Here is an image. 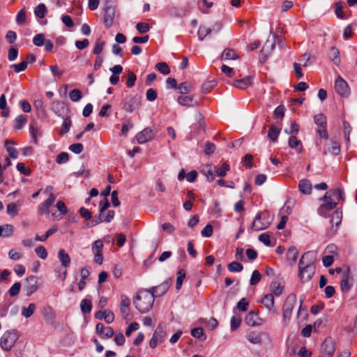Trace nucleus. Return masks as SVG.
Returning <instances> with one entry per match:
<instances>
[{
	"label": "nucleus",
	"instance_id": "47",
	"mask_svg": "<svg viewBox=\"0 0 357 357\" xmlns=\"http://www.w3.org/2000/svg\"><path fill=\"white\" fill-rule=\"evenodd\" d=\"M227 268L230 272H241L243 266L240 262L232 261L228 264Z\"/></svg>",
	"mask_w": 357,
	"mask_h": 357
},
{
	"label": "nucleus",
	"instance_id": "48",
	"mask_svg": "<svg viewBox=\"0 0 357 357\" xmlns=\"http://www.w3.org/2000/svg\"><path fill=\"white\" fill-rule=\"evenodd\" d=\"M157 70L163 75H169L170 73V69L169 66L165 62L158 63L155 66Z\"/></svg>",
	"mask_w": 357,
	"mask_h": 357
},
{
	"label": "nucleus",
	"instance_id": "56",
	"mask_svg": "<svg viewBox=\"0 0 357 357\" xmlns=\"http://www.w3.org/2000/svg\"><path fill=\"white\" fill-rule=\"evenodd\" d=\"M45 36L43 33L36 34L33 38V43L36 46L41 47L45 43Z\"/></svg>",
	"mask_w": 357,
	"mask_h": 357
},
{
	"label": "nucleus",
	"instance_id": "49",
	"mask_svg": "<svg viewBox=\"0 0 357 357\" xmlns=\"http://www.w3.org/2000/svg\"><path fill=\"white\" fill-rule=\"evenodd\" d=\"M69 97L73 102H77L82 98V91L79 89H73L69 93Z\"/></svg>",
	"mask_w": 357,
	"mask_h": 357
},
{
	"label": "nucleus",
	"instance_id": "21",
	"mask_svg": "<svg viewBox=\"0 0 357 357\" xmlns=\"http://www.w3.org/2000/svg\"><path fill=\"white\" fill-rule=\"evenodd\" d=\"M201 173L206 177L208 182H211L215 179V168L212 165H206L202 167Z\"/></svg>",
	"mask_w": 357,
	"mask_h": 357
},
{
	"label": "nucleus",
	"instance_id": "51",
	"mask_svg": "<svg viewBox=\"0 0 357 357\" xmlns=\"http://www.w3.org/2000/svg\"><path fill=\"white\" fill-rule=\"evenodd\" d=\"M27 66L28 61H23L20 63L11 65L10 68H13L15 73H19L25 70V69L27 68Z\"/></svg>",
	"mask_w": 357,
	"mask_h": 357
},
{
	"label": "nucleus",
	"instance_id": "25",
	"mask_svg": "<svg viewBox=\"0 0 357 357\" xmlns=\"http://www.w3.org/2000/svg\"><path fill=\"white\" fill-rule=\"evenodd\" d=\"M298 189L301 192L309 195L312 191V184L307 179H302L299 181Z\"/></svg>",
	"mask_w": 357,
	"mask_h": 357
},
{
	"label": "nucleus",
	"instance_id": "62",
	"mask_svg": "<svg viewBox=\"0 0 357 357\" xmlns=\"http://www.w3.org/2000/svg\"><path fill=\"white\" fill-rule=\"evenodd\" d=\"M69 160V155L66 152H61L59 155H57L56 158V162L58 164L66 163Z\"/></svg>",
	"mask_w": 357,
	"mask_h": 357
},
{
	"label": "nucleus",
	"instance_id": "61",
	"mask_svg": "<svg viewBox=\"0 0 357 357\" xmlns=\"http://www.w3.org/2000/svg\"><path fill=\"white\" fill-rule=\"evenodd\" d=\"M146 98L147 100L151 102L155 100L158 98L157 91L152 88L149 89L146 92Z\"/></svg>",
	"mask_w": 357,
	"mask_h": 357
},
{
	"label": "nucleus",
	"instance_id": "8",
	"mask_svg": "<svg viewBox=\"0 0 357 357\" xmlns=\"http://www.w3.org/2000/svg\"><path fill=\"white\" fill-rule=\"evenodd\" d=\"M122 109L128 112H132L140 106V98L137 96H128L121 101Z\"/></svg>",
	"mask_w": 357,
	"mask_h": 357
},
{
	"label": "nucleus",
	"instance_id": "22",
	"mask_svg": "<svg viewBox=\"0 0 357 357\" xmlns=\"http://www.w3.org/2000/svg\"><path fill=\"white\" fill-rule=\"evenodd\" d=\"M352 285V281L349 276V271L344 273L340 282L341 290L344 292H347Z\"/></svg>",
	"mask_w": 357,
	"mask_h": 357
},
{
	"label": "nucleus",
	"instance_id": "50",
	"mask_svg": "<svg viewBox=\"0 0 357 357\" xmlns=\"http://www.w3.org/2000/svg\"><path fill=\"white\" fill-rule=\"evenodd\" d=\"M45 321L53 320L55 317L52 308L50 306L45 307L43 312Z\"/></svg>",
	"mask_w": 357,
	"mask_h": 357
},
{
	"label": "nucleus",
	"instance_id": "60",
	"mask_svg": "<svg viewBox=\"0 0 357 357\" xmlns=\"http://www.w3.org/2000/svg\"><path fill=\"white\" fill-rule=\"evenodd\" d=\"M185 277V273L184 270H180L177 273V278H176V288L177 289H179L183 284V279Z\"/></svg>",
	"mask_w": 357,
	"mask_h": 357
},
{
	"label": "nucleus",
	"instance_id": "37",
	"mask_svg": "<svg viewBox=\"0 0 357 357\" xmlns=\"http://www.w3.org/2000/svg\"><path fill=\"white\" fill-rule=\"evenodd\" d=\"M271 291L273 295H275L276 296H280L283 292V287L280 285V283L277 281H273L271 285Z\"/></svg>",
	"mask_w": 357,
	"mask_h": 357
},
{
	"label": "nucleus",
	"instance_id": "38",
	"mask_svg": "<svg viewBox=\"0 0 357 357\" xmlns=\"http://www.w3.org/2000/svg\"><path fill=\"white\" fill-rule=\"evenodd\" d=\"M47 13V9L45 4L40 3L34 9V13L38 18H43Z\"/></svg>",
	"mask_w": 357,
	"mask_h": 357
},
{
	"label": "nucleus",
	"instance_id": "64",
	"mask_svg": "<svg viewBox=\"0 0 357 357\" xmlns=\"http://www.w3.org/2000/svg\"><path fill=\"white\" fill-rule=\"evenodd\" d=\"M36 255L42 259H45L47 257V252L45 248L43 245H40L35 249Z\"/></svg>",
	"mask_w": 357,
	"mask_h": 357
},
{
	"label": "nucleus",
	"instance_id": "5",
	"mask_svg": "<svg viewBox=\"0 0 357 357\" xmlns=\"http://www.w3.org/2000/svg\"><path fill=\"white\" fill-rule=\"evenodd\" d=\"M165 325L164 324L160 323L149 342L150 347L152 349L155 348L159 343H161L165 340Z\"/></svg>",
	"mask_w": 357,
	"mask_h": 357
},
{
	"label": "nucleus",
	"instance_id": "57",
	"mask_svg": "<svg viewBox=\"0 0 357 357\" xmlns=\"http://www.w3.org/2000/svg\"><path fill=\"white\" fill-rule=\"evenodd\" d=\"M191 84L186 82L181 83L177 87V89H178L182 94L188 93L191 91Z\"/></svg>",
	"mask_w": 357,
	"mask_h": 357
},
{
	"label": "nucleus",
	"instance_id": "59",
	"mask_svg": "<svg viewBox=\"0 0 357 357\" xmlns=\"http://www.w3.org/2000/svg\"><path fill=\"white\" fill-rule=\"evenodd\" d=\"M136 29L140 33H145L150 30V26L146 22H139L136 25Z\"/></svg>",
	"mask_w": 357,
	"mask_h": 357
},
{
	"label": "nucleus",
	"instance_id": "58",
	"mask_svg": "<svg viewBox=\"0 0 357 357\" xmlns=\"http://www.w3.org/2000/svg\"><path fill=\"white\" fill-rule=\"evenodd\" d=\"M136 79H137V77H136L135 74L132 71H129L128 73V78H127V81L126 83L127 87H128V88L133 87L135 86Z\"/></svg>",
	"mask_w": 357,
	"mask_h": 357
},
{
	"label": "nucleus",
	"instance_id": "29",
	"mask_svg": "<svg viewBox=\"0 0 357 357\" xmlns=\"http://www.w3.org/2000/svg\"><path fill=\"white\" fill-rule=\"evenodd\" d=\"M288 144L291 149H295L298 153L303 151L301 141L298 140L295 136H291L289 138Z\"/></svg>",
	"mask_w": 357,
	"mask_h": 357
},
{
	"label": "nucleus",
	"instance_id": "28",
	"mask_svg": "<svg viewBox=\"0 0 357 357\" xmlns=\"http://www.w3.org/2000/svg\"><path fill=\"white\" fill-rule=\"evenodd\" d=\"M342 211H340L339 209L335 210L332 215L331 218L330 220V223L331 225V227H333L335 226V227H338V226L340 225L342 222Z\"/></svg>",
	"mask_w": 357,
	"mask_h": 357
},
{
	"label": "nucleus",
	"instance_id": "34",
	"mask_svg": "<svg viewBox=\"0 0 357 357\" xmlns=\"http://www.w3.org/2000/svg\"><path fill=\"white\" fill-rule=\"evenodd\" d=\"M169 12L170 15L175 17H182L187 14V10L183 7H173Z\"/></svg>",
	"mask_w": 357,
	"mask_h": 357
},
{
	"label": "nucleus",
	"instance_id": "24",
	"mask_svg": "<svg viewBox=\"0 0 357 357\" xmlns=\"http://www.w3.org/2000/svg\"><path fill=\"white\" fill-rule=\"evenodd\" d=\"M252 77L250 76H247L243 79L234 80L233 85L236 88L241 89H245L248 86L252 85Z\"/></svg>",
	"mask_w": 357,
	"mask_h": 357
},
{
	"label": "nucleus",
	"instance_id": "39",
	"mask_svg": "<svg viewBox=\"0 0 357 357\" xmlns=\"http://www.w3.org/2000/svg\"><path fill=\"white\" fill-rule=\"evenodd\" d=\"M211 33V28H207L204 26H200L197 31L198 38L200 40H203L205 37H206Z\"/></svg>",
	"mask_w": 357,
	"mask_h": 357
},
{
	"label": "nucleus",
	"instance_id": "2",
	"mask_svg": "<svg viewBox=\"0 0 357 357\" xmlns=\"http://www.w3.org/2000/svg\"><path fill=\"white\" fill-rule=\"evenodd\" d=\"M154 301V296L147 289H145L138 292L133 303L139 312L146 313L152 308Z\"/></svg>",
	"mask_w": 357,
	"mask_h": 357
},
{
	"label": "nucleus",
	"instance_id": "30",
	"mask_svg": "<svg viewBox=\"0 0 357 357\" xmlns=\"http://www.w3.org/2000/svg\"><path fill=\"white\" fill-rule=\"evenodd\" d=\"M58 257L63 266L68 267L70 265V257L69 255L66 253L63 249H61L59 251Z\"/></svg>",
	"mask_w": 357,
	"mask_h": 357
},
{
	"label": "nucleus",
	"instance_id": "20",
	"mask_svg": "<svg viewBox=\"0 0 357 357\" xmlns=\"http://www.w3.org/2000/svg\"><path fill=\"white\" fill-rule=\"evenodd\" d=\"M95 318L97 319H104L107 324H111L114 320V313L110 310H99L95 313Z\"/></svg>",
	"mask_w": 357,
	"mask_h": 357
},
{
	"label": "nucleus",
	"instance_id": "9",
	"mask_svg": "<svg viewBox=\"0 0 357 357\" xmlns=\"http://www.w3.org/2000/svg\"><path fill=\"white\" fill-rule=\"evenodd\" d=\"M38 289V278L35 275H29L26 280L23 286V291L26 296H29Z\"/></svg>",
	"mask_w": 357,
	"mask_h": 357
},
{
	"label": "nucleus",
	"instance_id": "10",
	"mask_svg": "<svg viewBox=\"0 0 357 357\" xmlns=\"http://www.w3.org/2000/svg\"><path fill=\"white\" fill-rule=\"evenodd\" d=\"M321 353L326 357H333L335 351V342L331 337H326L321 344Z\"/></svg>",
	"mask_w": 357,
	"mask_h": 357
},
{
	"label": "nucleus",
	"instance_id": "6",
	"mask_svg": "<svg viewBox=\"0 0 357 357\" xmlns=\"http://www.w3.org/2000/svg\"><path fill=\"white\" fill-rule=\"evenodd\" d=\"M104 11V24L107 28L112 26L115 15V7L112 2L106 1L103 6Z\"/></svg>",
	"mask_w": 357,
	"mask_h": 357
},
{
	"label": "nucleus",
	"instance_id": "44",
	"mask_svg": "<svg viewBox=\"0 0 357 357\" xmlns=\"http://www.w3.org/2000/svg\"><path fill=\"white\" fill-rule=\"evenodd\" d=\"M314 123L318 127L326 126V117L323 114H318L314 117Z\"/></svg>",
	"mask_w": 357,
	"mask_h": 357
},
{
	"label": "nucleus",
	"instance_id": "33",
	"mask_svg": "<svg viewBox=\"0 0 357 357\" xmlns=\"http://www.w3.org/2000/svg\"><path fill=\"white\" fill-rule=\"evenodd\" d=\"M238 57L236 52L230 48L225 49L222 54V59L223 60H235Z\"/></svg>",
	"mask_w": 357,
	"mask_h": 357
},
{
	"label": "nucleus",
	"instance_id": "35",
	"mask_svg": "<svg viewBox=\"0 0 357 357\" xmlns=\"http://www.w3.org/2000/svg\"><path fill=\"white\" fill-rule=\"evenodd\" d=\"M191 335L195 338H197L202 341L206 340V335L204 333L202 328H195L191 330Z\"/></svg>",
	"mask_w": 357,
	"mask_h": 357
},
{
	"label": "nucleus",
	"instance_id": "41",
	"mask_svg": "<svg viewBox=\"0 0 357 357\" xmlns=\"http://www.w3.org/2000/svg\"><path fill=\"white\" fill-rule=\"evenodd\" d=\"M72 126V121L69 117H66L63 120V122L61 126V128L60 130V135H64L67 132H69L70 128Z\"/></svg>",
	"mask_w": 357,
	"mask_h": 357
},
{
	"label": "nucleus",
	"instance_id": "23",
	"mask_svg": "<svg viewBox=\"0 0 357 357\" xmlns=\"http://www.w3.org/2000/svg\"><path fill=\"white\" fill-rule=\"evenodd\" d=\"M15 144V142L11 139H6L5 141V148L11 158L15 159L18 157V151L13 146Z\"/></svg>",
	"mask_w": 357,
	"mask_h": 357
},
{
	"label": "nucleus",
	"instance_id": "42",
	"mask_svg": "<svg viewBox=\"0 0 357 357\" xmlns=\"http://www.w3.org/2000/svg\"><path fill=\"white\" fill-rule=\"evenodd\" d=\"M36 310V305L30 303L27 307H23L22 309V314L26 318L30 317Z\"/></svg>",
	"mask_w": 357,
	"mask_h": 357
},
{
	"label": "nucleus",
	"instance_id": "36",
	"mask_svg": "<svg viewBox=\"0 0 357 357\" xmlns=\"http://www.w3.org/2000/svg\"><path fill=\"white\" fill-rule=\"evenodd\" d=\"M81 311L83 314H89L92 309V303L89 299L84 298L80 303Z\"/></svg>",
	"mask_w": 357,
	"mask_h": 357
},
{
	"label": "nucleus",
	"instance_id": "14",
	"mask_svg": "<svg viewBox=\"0 0 357 357\" xmlns=\"http://www.w3.org/2000/svg\"><path fill=\"white\" fill-rule=\"evenodd\" d=\"M103 243L101 240H97L92 245V251L94 254V261L98 264H102L103 258L102 255Z\"/></svg>",
	"mask_w": 357,
	"mask_h": 357
},
{
	"label": "nucleus",
	"instance_id": "17",
	"mask_svg": "<svg viewBox=\"0 0 357 357\" xmlns=\"http://www.w3.org/2000/svg\"><path fill=\"white\" fill-rule=\"evenodd\" d=\"M153 137L154 132L153 130L149 128H146L136 135V139L137 142L142 144L151 141Z\"/></svg>",
	"mask_w": 357,
	"mask_h": 357
},
{
	"label": "nucleus",
	"instance_id": "53",
	"mask_svg": "<svg viewBox=\"0 0 357 357\" xmlns=\"http://www.w3.org/2000/svg\"><path fill=\"white\" fill-rule=\"evenodd\" d=\"M26 19V10L24 8H22L17 14L16 23L19 25H22L25 23Z\"/></svg>",
	"mask_w": 357,
	"mask_h": 357
},
{
	"label": "nucleus",
	"instance_id": "11",
	"mask_svg": "<svg viewBox=\"0 0 357 357\" xmlns=\"http://www.w3.org/2000/svg\"><path fill=\"white\" fill-rule=\"evenodd\" d=\"M268 220H265V213H259L256 215L252 225V229L255 231L266 229L270 225Z\"/></svg>",
	"mask_w": 357,
	"mask_h": 357
},
{
	"label": "nucleus",
	"instance_id": "16",
	"mask_svg": "<svg viewBox=\"0 0 357 357\" xmlns=\"http://www.w3.org/2000/svg\"><path fill=\"white\" fill-rule=\"evenodd\" d=\"M96 333L103 339H108L112 337L114 334V331L112 329V328L108 326L105 327L103 324L98 323L96 325Z\"/></svg>",
	"mask_w": 357,
	"mask_h": 357
},
{
	"label": "nucleus",
	"instance_id": "13",
	"mask_svg": "<svg viewBox=\"0 0 357 357\" xmlns=\"http://www.w3.org/2000/svg\"><path fill=\"white\" fill-rule=\"evenodd\" d=\"M335 91L342 97H347L350 93V89L347 82L341 77H339L335 82Z\"/></svg>",
	"mask_w": 357,
	"mask_h": 357
},
{
	"label": "nucleus",
	"instance_id": "55",
	"mask_svg": "<svg viewBox=\"0 0 357 357\" xmlns=\"http://www.w3.org/2000/svg\"><path fill=\"white\" fill-rule=\"evenodd\" d=\"M105 45V43L103 40H102L100 38L97 39L96 41L94 49L93 50V53L96 55L100 54L102 52Z\"/></svg>",
	"mask_w": 357,
	"mask_h": 357
},
{
	"label": "nucleus",
	"instance_id": "19",
	"mask_svg": "<svg viewBox=\"0 0 357 357\" xmlns=\"http://www.w3.org/2000/svg\"><path fill=\"white\" fill-rule=\"evenodd\" d=\"M245 322L250 326H259L261 324V319L253 311H250L245 318Z\"/></svg>",
	"mask_w": 357,
	"mask_h": 357
},
{
	"label": "nucleus",
	"instance_id": "46",
	"mask_svg": "<svg viewBox=\"0 0 357 357\" xmlns=\"http://www.w3.org/2000/svg\"><path fill=\"white\" fill-rule=\"evenodd\" d=\"M216 84H217V82L215 80H211V81H207V82H204L202 85V92L204 93H207L210 92L216 86Z\"/></svg>",
	"mask_w": 357,
	"mask_h": 357
},
{
	"label": "nucleus",
	"instance_id": "3",
	"mask_svg": "<svg viewBox=\"0 0 357 357\" xmlns=\"http://www.w3.org/2000/svg\"><path fill=\"white\" fill-rule=\"evenodd\" d=\"M308 255L301 257L298 264V276L303 282H307L311 280L314 272V264H312V260L307 261L306 265H303V261Z\"/></svg>",
	"mask_w": 357,
	"mask_h": 357
},
{
	"label": "nucleus",
	"instance_id": "45",
	"mask_svg": "<svg viewBox=\"0 0 357 357\" xmlns=\"http://www.w3.org/2000/svg\"><path fill=\"white\" fill-rule=\"evenodd\" d=\"M247 339L252 344H259L261 342V336L255 332H250L246 335Z\"/></svg>",
	"mask_w": 357,
	"mask_h": 357
},
{
	"label": "nucleus",
	"instance_id": "63",
	"mask_svg": "<svg viewBox=\"0 0 357 357\" xmlns=\"http://www.w3.org/2000/svg\"><path fill=\"white\" fill-rule=\"evenodd\" d=\"M241 318L240 317L233 316L231 319V330L236 331L241 325Z\"/></svg>",
	"mask_w": 357,
	"mask_h": 357
},
{
	"label": "nucleus",
	"instance_id": "54",
	"mask_svg": "<svg viewBox=\"0 0 357 357\" xmlns=\"http://www.w3.org/2000/svg\"><path fill=\"white\" fill-rule=\"evenodd\" d=\"M261 278V273L257 270H255L252 272L250 280V285H253V286L257 285L259 283V282L260 281Z\"/></svg>",
	"mask_w": 357,
	"mask_h": 357
},
{
	"label": "nucleus",
	"instance_id": "52",
	"mask_svg": "<svg viewBox=\"0 0 357 357\" xmlns=\"http://www.w3.org/2000/svg\"><path fill=\"white\" fill-rule=\"evenodd\" d=\"M230 169V166L229 164H227V162H224L221 167L215 170L217 176H220V177H223V176H225L226 174H227V172L228 171H229Z\"/></svg>",
	"mask_w": 357,
	"mask_h": 357
},
{
	"label": "nucleus",
	"instance_id": "4",
	"mask_svg": "<svg viewBox=\"0 0 357 357\" xmlns=\"http://www.w3.org/2000/svg\"><path fill=\"white\" fill-rule=\"evenodd\" d=\"M18 338L19 334L17 330L6 331L1 337L0 346L6 351H10Z\"/></svg>",
	"mask_w": 357,
	"mask_h": 357
},
{
	"label": "nucleus",
	"instance_id": "1",
	"mask_svg": "<svg viewBox=\"0 0 357 357\" xmlns=\"http://www.w3.org/2000/svg\"><path fill=\"white\" fill-rule=\"evenodd\" d=\"M319 200L323 203L319 206L317 213L321 216L326 217L330 211L336 208L339 201L344 200V191L340 188L330 190Z\"/></svg>",
	"mask_w": 357,
	"mask_h": 357
},
{
	"label": "nucleus",
	"instance_id": "7",
	"mask_svg": "<svg viewBox=\"0 0 357 357\" xmlns=\"http://www.w3.org/2000/svg\"><path fill=\"white\" fill-rule=\"evenodd\" d=\"M296 301V296L294 294H290L285 299L282 306V315L284 321L290 319L292 310Z\"/></svg>",
	"mask_w": 357,
	"mask_h": 357
},
{
	"label": "nucleus",
	"instance_id": "18",
	"mask_svg": "<svg viewBox=\"0 0 357 357\" xmlns=\"http://www.w3.org/2000/svg\"><path fill=\"white\" fill-rule=\"evenodd\" d=\"M56 200V195L53 193H50L49 197L38 206V213L40 215L49 213V208Z\"/></svg>",
	"mask_w": 357,
	"mask_h": 357
},
{
	"label": "nucleus",
	"instance_id": "32",
	"mask_svg": "<svg viewBox=\"0 0 357 357\" xmlns=\"http://www.w3.org/2000/svg\"><path fill=\"white\" fill-rule=\"evenodd\" d=\"M261 303L268 310H271L274 306V296L273 294H266L262 298Z\"/></svg>",
	"mask_w": 357,
	"mask_h": 357
},
{
	"label": "nucleus",
	"instance_id": "43",
	"mask_svg": "<svg viewBox=\"0 0 357 357\" xmlns=\"http://www.w3.org/2000/svg\"><path fill=\"white\" fill-rule=\"evenodd\" d=\"M280 132V129L277 128L274 126H271L269 128L268 137L273 142H276L279 134Z\"/></svg>",
	"mask_w": 357,
	"mask_h": 357
},
{
	"label": "nucleus",
	"instance_id": "31",
	"mask_svg": "<svg viewBox=\"0 0 357 357\" xmlns=\"http://www.w3.org/2000/svg\"><path fill=\"white\" fill-rule=\"evenodd\" d=\"M329 58L335 65L338 66L340 63L339 50L336 47H332L330 49Z\"/></svg>",
	"mask_w": 357,
	"mask_h": 357
},
{
	"label": "nucleus",
	"instance_id": "26",
	"mask_svg": "<svg viewBox=\"0 0 357 357\" xmlns=\"http://www.w3.org/2000/svg\"><path fill=\"white\" fill-rule=\"evenodd\" d=\"M298 257V251L295 246L290 247L287 252V259L291 265L296 263Z\"/></svg>",
	"mask_w": 357,
	"mask_h": 357
},
{
	"label": "nucleus",
	"instance_id": "12",
	"mask_svg": "<svg viewBox=\"0 0 357 357\" xmlns=\"http://www.w3.org/2000/svg\"><path fill=\"white\" fill-rule=\"evenodd\" d=\"M275 40H278V43L280 44L281 39L277 36H274L273 40L268 39L266 43L264 44L262 50H261V53L263 55V61L264 62L268 56L273 51L275 47Z\"/></svg>",
	"mask_w": 357,
	"mask_h": 357
},
{
	"label": "nucleus",
	"instance_id": "27",
	"mask_svg": "<svg viewBox=\"0 0 357 357\" xmlns=\"http://www.w3.org/2000/svg\"><path fill=\"white\" fill-rule=\"evenodd\" d=\"M178 102L186 107H194L197 105V102L194 100L192 96H181L177 98Z\"/></svg>",
	"mask_w": 357,
	"mask_h": 357
},
{
	"label": "nucleus",
	"instance_id": "15",
	"mask_svg": "<svg viewBox=\"0 0 357 357\" xmlns=\"http://www.w3.org/2000/svg\"><path fill=\"white\" fill-rule=\"evenodd\" d=\"M171 285V282L169 281H165L160 284L153 287L149 289H147L149 291L151 292L153 296H154V298L156 297H160L165 294L167 291L169 289V287Z\"/></svg>",
	"mask_w": 357,
	"mask_h": 357
},
{
	"label": "nucleus",
	"instance_id": "40",
	"mask_svg": "<svg viewBox=\"0 0 357 357\" xmlns=\"http://www.w3.org/2000/svg\"><path fill=\"white\" fill-rule=\"evenodd\" d=\"M1 227L2 228V237L7 238L13 234L14 227L12 225L6 224L1 225Z\"/></svg>",
	"mask_w": 357,
	"mask_h": 357
}]
</instances>
